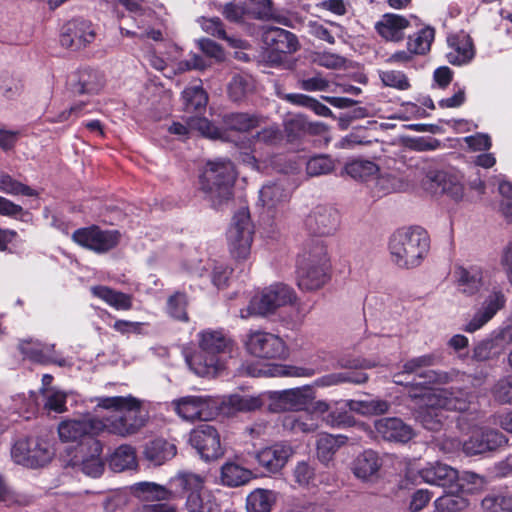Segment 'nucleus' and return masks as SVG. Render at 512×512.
Instances as JSON below:
<instances>
[{
    "mask_svg": "<svg viewBox=\"0 0 512 512\" xmlns=\"http://www.w3.org/2000/svg\"><path fill=\"white\" fill-rule=\"evenodd\" d=\"M97 406L115 411L114 415L103 420L105 430L121 437L136 434L148 421V413L143 409L142 401L132 395L99 397Z\"/></svg>",
    "mask_w": 512,
    "mask_h": 512,
    "instance_id": "f257e3e1",
    "label": "nucleus"
},
{
    "mask_svg": "<svg viewBox=\"0 0 512 512\" xmlns=\"http://www.w3.org/2000/svg\"><path fill=\"white\" fill-rule=\"evenodd\" d=\"M233 342L222 330H205L199 334V351L186 357L190 369L198 376H215L222 368L220 355L229 353Z\"/></svg>",
    "mask_w": 512,
    "mask_h": 512,
    "instance_id": "f03ea898",
    "label": "nucleus"
},
{
    "mask_svg": "<svg viewBox=\"0 0 512 512\" xmlns=\"http://www.w3.org/2000/svg\"><path fill=\"white\" fill-rule=\"evenodd\" d=\"M429 247V236L420 227L398 229L389 240L391 259L400 268L410 269L419 266Z\"/></svg>",
    "mask_w": 512,
    "mask_h": 512,
    "instance_id": "7ed1b4c3",
    "label": "nucleus"
},
{
    "mask_svg": "<svg viewBox=\"0 0 512 512\" xmlns=\"http://www.w3.org/2000/svg\"><path fill=\"white\" fill-rule=\"evenodd\" d=\"M235 180L236 171L230 160L208 161L199 178L200 190L211 205L218 209L231 200Z\"/></svg>",
    "mask_w": 512,
    "mask_h": 512,
    "instance_id": "20e7f679",
    "label": "nucleus"
},
{
    "mask_svg": "<svg viewBox=\"0 0 512 512\" xmlns=\"http://www.w3.org/2000/svg\"><path fill=\"white\" fill-rule=\"evenodd\" d=\"M441 356L436 353H429L409 359L403 365V371L395 375L394 382L403 384L397 378L404 375H414L412 382L408 383V394L411 398H418L429 392L428 385L444 384L449 381L446 372L430 369L441 362Z\"/></svg>",
    "mask_w": 512,
    "mask_h": 512,
    "instance_id": "39448f33",
    "label": "nucleus"
},
{
    "mask_svg": "<svg viewBox=\"0 0 512 512\" xmlns=\"http://www.w3.org/2000/svg\"><path fill=\"white\" fill-rule=\"evenodd\" d=\"M328 268L326 247L322 243H317L298 261V287L306 291L319 289L328 279Z\"/></svg>",
    "mask_w": 512,
    "mask_h": 512,
    "instance_id": "423d86ee",
    "label": "nucleus"
},
{
    "mask_svg": "<svg viewBox=\"0 0 512 512\" xmlns=\"http://www.w3.org/2000/svg\"><path fill=\"white\" fill-rule=\"evenodd\" d=\"M295 299L296 294L291 287L277 283L265 288L261 294L255 295L249 305L240 310V317L247 319L252 316H267L278 308L293 303Z\"/></svg>",
    "mask_w": 512,
    "mask_h": 512,
    "instance_id": "0eeeda50",
    "label": "nucleus"
},
{
    "mask_svg": "<svg viewBox=\"0 0 512 512\" xmlns=\"http://www.w3.org/2000/svg\"><path fill=\"white\" fill-rule=\"evenodd\" d=\"M174 481L186 493L187 512H219L220 508L214 495L205 488L204 478L191 472L179 473Z\"/></svg>",
    "mask_w": 512,
    "mask_h": 512,
    "instance_id": "6e6552de",
    "label": "nucleus"
},
{
    "mask_svg": "<svg viewBox=\"0 0 512 512\" xmlns=\"http://www.w3.org/2000/svg\"><path fill=\"white\" fill-rule=\"evenodd\" d=\"M102 444L96 438H89L86 444L76 446L68 453V459H64L66 467L76 468L84 474L97 478L104 471V463L100 456Z\"/></svg>",
    "mask_w": 512,
    "mask_h": 512,
    "instance_id": "1a4fd4ad",
    "label": "nucleus"
},
{
    "mask_svg": "<svg viewBox=\"0 0 512 512\" xmlns=\"http://www.w3.org/2000/svg\"><path fill=\"white\" fill-rule=\"evenodd\" d=\"M253 234L254 227L249 211L246 209L239 210L235 213L227 232L229 250L235 259L245 260L249 256Z\"/></svg>",
    "mask_w": 512,
    "mask_h": 512,
    "instance_id": "9d476101",
    "label": "nucleus"
},
{
    "mask_svg": "<svg viewBox=\"0 0 512 512\" xmlns=\"http://www.w3.org/2000/svg\"><path fill=\"white\" fill-rule=\"evenodd\" d=\"M244 344L251 355L259 358H284L288 354L285 342L279 336L266 331L250 330Z\"/></svg>",
    "mask_w": 512,
    "mask_h": 512,
    "instance_id": "9b49d317",
    "label": "nucleus"
},
{
    "mask_svg": "<svg viewBox=\"0 0 512 512\" xmlns=\"http://www.w3.org/2000/svg\"><path fill=\"white\" fill-rule=\"evenodd\" d=\"M104 430V421L92 416L68 419L62 421L58 426L60 439L65 442L79 441L77 446L86 444L89 438H95L96 435Z\"/></svg>",
    "mask_w": 512,
    "mask_h": 512,
    "instance_id": "f8f14e48",
    "label": "nucleus"
},
{
    "mask_svg": "<svg viewBox=\"0 0 512 512\" xmlns=\"http://www.w3.org/2000/svg\"><path fill=\"white\" fill-rule=\"evenodd\" d=\"M314 399L315 393L309 385L274 391L270 393L269 408L273 412L304 411Z\"/></svg>",
    "mask_w": 512,
    "mask_h": 512,
    "instance_id": "ddd939ff",
    "label": "nucleus"
},
{
    "mask_svg": "<svg viewBox=\"0 0 512 512\" xmlns=\"http://www.w3.org/2000/svg\"><path fill=\"white\" fill-rule=\"evenodd\" d=\"M176 413L183 419L207 421L217 414L218 402L211 396L189 395L173 401Z\"/></svg>",
    "mask_w": 512,
    "mask_h": 512,
    "instance_id": "4468645a",
    "label": "nucleus"
},
{
    "mask_svg": "<svg viewBox=\"0 0 512 512\" xmlns=\"http://www.w3.org/2000/svg\"><path fill=\"white\" fill-rule=\"evenodd\" d=\"M189 442L205 461L216 460L224 454L218 430L208 423L195 427L190 432Z\"/></svg>",
    "mask_w": 512,
    "mask_h": 512,
    "instance_id": "2eb2a0df",
    "label": "nucleus"
},
{
    "mask_svg": "<svg viewBox=\"0 0 512 512\" xmlns=\"http://www.w3.org/2000/svg\"><path fill=\"white\" fill-rule=\"evenodd\" d=\"M508 439L496 429L480 427L474 429L468 439L462 444V450L467 456L481 455L496 451L505 446Z\"/></svg>",
    "mask_w": 512,
    "mask_h": 512,
    "instance_id": "dca6fc26",
    "label": "nucleus"
},
{
    "mask_svg": "<svg viewBox=\"0 0 512 512\" xmlns=\"http://www.w3.org/2000/svg\"><path fill=\"white\" fill-rule=\"evenodd\" d=\"M77 244L97 253H105L117 246L120 233L117 230H102L98 226L79 228L72 234Z\"/></svg>",
    "mask_w": 512,
    "mask_h": 512,
    "instance_id": "f3484780",
    "label": "nucleus"
},
{
    "mask_svg": "<svg viewBox=\"0 0 512 512\" xmlns=\"http://www.w3.org/2000/svg\"><path fill=\"white\" fill-rule=\"evenodd\" d=\"M491 291L483 301L481 307L474 314L472 319L465 325L464 331L473 333L489 322L499 310L503 309L506 303V296L502 287L497 283L489 285Z\"/></svg>",
    "mask_w": 512,
    "mask_h": 512,
    "instance_id": "a211bd4d",
    "label": "nucleus"
},
{
    "mask_svg": "<svg viewBox=\"0 0 512 512\" xmlns=\"http://www.w3.org/2000/svg\"><path fill=\"white\" fill-rule=\"evenodd\" d=\"M474 395L461 387H449L429 391V402L438 405L445 411H468Z\"/></svg>",
    "mask_w": 512,
    "mask_h": 512,
    "instance_id": "6ab92c4d",
    "label": "nucleus"
},
{
    "mask_svg": "<svg viewBox=\"0 0 512 512\" xmlns=\"http://www.w3.org/2000/svg\"><path fill=\"white\" fill-rule=\"evenodd\" d=\"M96 36L92 23L84 19H73L63 27L60 35V43L70 50H80L94 41Z\"/></svg>",
    "mask_w": 512,
    "mask_h": 512,
    "instance_id": "aec40b11",
    "label": "nucleus"
},
{
    "mask_svg": "<svg viewBox=\"0 0 512 512\" xmlns=\"http://www.w3.org/2000/svg\"><path fill=\"white\" fill-rule=\"evenodd\" d=\"M454 276L458 291L467 296L479 293L492 283L489 273L477 265L459 266L455 269Z\"/></svg>",
    "mask_w": 512,
    "mask_h": 512,
    "instance_id": "412c9836",
    "label": "nucleus"
},
{
    "mask_svg": "<svg viewBox=\"0 0 512 512\" xmlns=\"http://www.w3.org/2000/svg\"><path fill=\"white\" fill-rule=\"evenodd\" d=\"M305 224L312 234L329 236L337 231L340 224V215L333 207L319 205L309 213Z\"/></svg>",
    "mask_w": 512,
    "mask_h": 512,
    "instance_id": "4be33fe9",
    "label": "nucleus"
},
{
    "mask_svg": "<svg viewBox=\"0 0 512 512\" xmlns=\"http://www.w3.org/2000/svg\"><path fill=\"white\" fill-rule=\"evenodd\" d=\"M293 454L294 450L290 444L279 442L258 451L255 459L266 472L275 474L283 469Z\"/></svg>",
    "mask_w": 512,
    "mask_h": 512,
    "instance_id": "5701e85b",
    "label": "nucleus"
},
{
    "mask_svg": "<svg viewBox=\"0 0 512 512\" xmlns=\"http://www.w3.org/2000/svg\"><path fill=\"white\" fill-rule=\"evenodd\" d=\"M426 190L434 195L447 194L454 200L463 197L464 189L458 179L444 171H434L427 174L423 182Z\"/></svg>",
    "mask_w": 512,
    "mask_h": 512,
    "instance_id": "b1692460",
    "label": "nucleus"
},
{
    "mask_svg": "<svg viewBox=\"0 0 512 512\" xmlns=\"http://www.w3.org/2000/svg\"><path fill=\"white\" fill-rule=\"evenodd\" d=\"M374 427L377 437L388 442L407 443L414 436L412 427L397 417L378 419L375 421Z\"/></svg>",
    "mask_w": 512,
    "mask_h": 512,
    "instance_id": "393cba45",
    "label": "nucleus"
},
{
    "mask_svg": "<svg viewBox=\"0 0 512 512\" xmlns=\"http://www.w3.org/2000/svg\"><path fill=\"white\" fill-rule=\"evenodd\" d=\"M198 131L202 136L209 139H222L223 131L213 125L207 118L193 116L187 120L186 125L173 122L169 127L168 131L171 134L177 135L180 138H187L190 131Z\"/></svg>",
    "mask_w": 512,
    "mask_h": 512,
    "instance_id": "a878e982",
    "label": "nucleus"
},
{
    "mask_svg": "<svg viewBox=\"0 0 512 512\" xmlns=\"http://www.w3.org/2000/svg\"><path fill=\"white\" fill-rule=\"evenodd\" d=\"M447 44L446 58L450 64L460 66L469 63L473 59V42L471 37L464 32L449 35Z\"/></svg>",
    "mask_w": 512,
    "mask_h": 512,
    "instance_id": "bb28decb",
    "label": "nucleus"
},
{
    "mask_svg": "<svg viewBox=\"0 0 512 512\" xmlns=\"http://www.w3.org/2000/svg\"><path fill=\"white\" fill-rule=\"evenodd\" d=\"M410 26V19L399 14L386 13L375 24V29L386 41L400 42L405 37V30Z\"/></svg>",
    "mask_w": 512,
    "mask_h": 512,
    "instance_id": "cd10ccee",
    "label": "nucleus"
},
{
    "mask_svg": "<svg viewBox=\"0 0 512 512\" xmlns=\"http://www.w3.org/2000/svg\"><path fill=\"white\" fill-rule=\"evenodd\" d=\"M19 350L27 358L37 363H55L59 366H64L66 362L64 359L58 357L53 344H43L32 339L21 340Z\"/></svg>",
    "mask_w": 512,
    "mask_h": 512,
    "instance_id": "c85d7f7f",
    "label": "nucleus"
},
{
    "mask_svg": "<svg viewBox=\"0 0 512 512\" xmlns=\"http://www.w3.org/2000/svg\"><path fill=\"white\" fill-rule=\"evenodd\" d=\"M263 42L272 51L290 54L298 50L297 37L280 27H269L263 33Z\"/></svg>",
    "mask_w": 512,
    "mask_h": 512,
    "instance_id": "c756f323",
    "label": "nucleus"
},
{
    "mask_svg": "<svg viewBox=\"0 0 512 512\" xmlns=\"http://www.w3.org/2000/svg\"><path fill=\"white\" fill-rule=\"evenodd\" d=\"M419 476L428 484L446 487L456 482L459 473L449 465L436 462L422 468L419 471Z\"/></svg>",
    "mask_w": 512,
    "mask_h": 512,
    "instance_id": "7c9ffc66",
    "label": "nucleus"
},
{
    "mask_svg": "<svg viewBox=\"0 0 512 512\" xmlns=\"http://www.w3.org/2000/svg\"><path fill=\"white\" fill-rule=\"evenodd\" d=\"M71 86L75 94H97L104 86V76L98 70L84 68L77 72Z\"/></svg>",
    "mask_w": 512,
    "mask_h": 512,
    "instance_id": "2f4dec72",
    "label": "nucleus"
},
{
    "mask_svg": "<svg viewBox=\"0 0 512 512\" xmlns=\"http://www.w3.org/2000/svg\"><path fill=\"white\" fill-rule=\"evenodd\" d=\"M290 196V191L282 182L266 184L259 192L260 201L269 212L283 208Z\"/></svg>",
    "mask_w": 512,
    "mask_h": 512,
    "instance_id": "473e14b6",
    "label": "nucleus"
},
{
    "mask_svg": "<svg viewBox=\"0 0 512 512\" xmlns=\"http://www.w3.org/2000/svg\"><path fill=\"white\" fill-rule=\"evenodd\" d=\"M419 398H421L425 403V408H423L418 414V420L421 425L430 431L441 430L447 419L444 409L438 405L430 404L429 392L422 394Z\"/></svg>",
    "mask_w": 512,
    "mask_h": 512,
    "instance_id": "72a5a7b5",
    "label": "nucleus"
},
{
    "mask_svg": "<svg viewBox=\"0 0 512 512\" xmlns=\"http://www.w3.org/2000/svg\"><path fill=\"white\" fill-rule=\"evenodd\" d=\"M176 455V446L165 439L150 441L144 449L145 458L154 465H161Z\"/></svg>",
    "mask_w": 512,
    "mask_h": 512,
    "instance_id": "f704fd0d",
    "label": "nucleus"
},
{
    "mask_svg": "<svg viewBox=\"0 0 512 512\" xmlns=\"http://www.w3.org/2000/svg\"><path fill=\"white\" fill-rule=\"evenodd\" d=\"M92 294L103 300L116 310H130L132 308V296L108 286L98 285L91 288Z\"/></svg>",
    "mask_w": 512,
    "mask_h": 512,
    "instance_id": "c9c22d12",
    "label": "nucleus"
},
{
    "mask_svg": "<svg viewBox=\"0 0 512 512\" xmlns=\"http://www.w3.org/2000/svg\"><path fill=\"white\" fill-rule=\"evenodd\" d=\"M353 400H342L334 402L330 412L323 416V421L331 427H350L354 424V417L351 409V403Z\"/></svg>",
    "mask_w": 512,
    "mask_h": 512,
    "instance_id": "e433bc0d",
    "label": "nucleus"
},
{
    "mask_svg": "<svg viewBox=\"0 0 512 512\" xmlns=\"http://www.w3.org/2000/svg\"><path fill=\"white\" fill-rule=\"evenodd\" d=\"M381 466L380 458L373 450H365L353 462V473L357 478L366 480L375 475Z\"/></svg>",
    "mask_w": 512,
    "mask_h": 512,
    "instance_id": "4c0bfd02",
    "label": "nucleus"
},
{
    "mask_svg": "<svg viewBox=\"0 0 512 512\" xmlns=\"http://www.w3.org/2000/svg\"><path fill=\"white\" fill-rule=\"evenodd\" d=\"M282 426L285 430L294 434H308L315 432L319 427V423L318 420L309 413L302 415L290 414L283 418Z\"/></svg>",
    "mask_w": 512,
    "mask_h": 512,
    "instance_id": "58836bf2",
    "label": "nucleus"
},
{
    "mask_svg": "<svg viewBox=\"0 0 512 512\" xmlns=\"http://www.w3.org/2000/svg\"><path fill=\"white\" fill-rule=\"evenodd\" d=\"M221 482L228 487H239L247 484L252 472L234 462H227L221 467Z\"/></svg>",
    "mask_w": 512,
    "mask_h": 512,
    "instance_id": "ea45409f",
    "label": "nucleus"
},
{
    "mask_svg": "<svg viewBox=\"0 0 512 512\" xmlns=\"http://www.w3.org/2000/svg\"><path fill=\"white\" fill-rule=\"evenodd\" d=\"M368 380V375L362 371H345L324 375L315 380L318 387H329L342 383L363 384Z\"/></svg>",
    "mask_w": 512,
    "mask_h": 512,
    "instance_id": "a19ab883",
    "label": "nucleus"
},
{
    "mask_svg": "<svg viewBox=\"0 0 512 512\" xmlns=\"http://www.w3.org/2000/svg\"><path fill=\"white\" fill-rule=\"evenodd\" d=\"M184 110L187 113L201 114L205 111L208 96L201 85L187 87L182 92Z\"/></svg>",
    "mask_w": 512,
    "mask_h": 512,
    "instance_id": "79ce46f5",
    "label": "nucleus"
},
{
    "mask_svg": "<svg viewBox=\"0 0 512 512\" xmlns=\"http://www.w3.org/2000/svg\"><path fill=\"white\" fill-rule=\"evenodd\" d=\"M435 38V29L429 25L423 26L417 32L409 35L407 47L416 55H425L430 51Z\"/></svg>",
    "mask_w": 512,
    "mask_h": 512,
    "instance_id": "37998d69",
    "label": "nucleus"
},
{
    "mask_svg": "<svg viewBox=\"0 0 512 512\" xmlns=\"http://www.w3.org/2000/svg\"><path fill=\"white\" fill-rule=\"evenodd\" d=\"M275 501L273 491L256 489L247 496L246 509L247 512H270Z\"/></svg>",
    "mask_w": 512,
    "mask_h": 512,
    "instance_id": "c03bdc74",
    "label": "nucleus"
},
{
    "mask_svg": "<svg viewBox=\"0 0 512 512\" xmlns=\"http://www.w3.org/2000/svg\"><path fill=\"white\" fill-rule=\"evenodd\" d=\"M344 171L355 180L368 181L377 175L379 167L372 161L355 159L345 165Z\"/></svg>",
    "mask_w": 512,
    "mask_h": 512,
    "instance_id": "a18cd8bd",
    "label": "nucleus"
},
{
    "mask_svg": "<svg viewBox=\"0 0 512 512\" xmlns=\"http://www.w3.org/2000/svg\"><path fill=\"white\" fill-rule=\"evenodd\" d=\"M501 340L498 337L486 338L474 345L472 360L485 362L497 358L502 353Z\"/></svg>",
    "mask_w": 512,
    "mask_h": 512,
    "instance_id": "49530a36",
    "label": "nucleus"
},
{
    "mask_svg": "<svg viewBox=\"0 0 512 512\" xmlns=\"http://www.w3.org/2000/svg\"><path fill=\"white\" fill-rule=\"evenodd\" d=\"M447 492L434 501L435 512H461L469 506V501L462 494Z\"/></svg>",
    "mask_w": 512,
    "mask_h": 512,
    "instance_id": "de8ad7c7",
    "label": "nucleus"
},
{
    "mask_svg": "<svg viewBox=\"0 0 512 512\" xmlns=\"http://www.w3.org/2000/svg\"><path fill=\"white\" fill-rule=\"evenodd\" d=\"M136 464V452L130 445L119 446L109 460V466L115 472L132 469Z\"/></svg>",
    "mask_w": 512,
    "mask_h": 512,
    "instance_id": "09e8293b",
    "label": "nucleus"
},
{
    "mask_svg": "<svg viewBox=\"0 0 512 512\" xmlns=\"http://www.w3.org/2000/svg\"><path fill=\"white\" fill-rule=\"evenodd\" d=\"M485 512H512V494L507 491H497L487 494L481 501Z\"/></svg>",
    "mask_w": 512,
    "mask_h": 512,
    "instance_id": "8fccbe9b",
    "label": "nucleus"
},
{
    "mask_svg": "<svg viewBox=\"0 0 512 512\" xmlns=\"http://www.w3.org/2000/svg\"><path fill=\"white\" fill-rule=\"evenodd\" d=\"M222 122L230 130L245 132L257 127L259 119L256 115L233 112L224 114Z\"/></svg>",
    "mask_w": 512,
    "mask_h": 512,
    "instance_id": "3c124183",
    "label": "nucleus"
},
{
    "mask_svg": "<svg viewBox=\"0 0 512 512\" xmlns=\"http://www.w3.org/2000/svg\"><path fill=\"white\" fill-rule=\"evenodd\" d=\"M133 490L138 497L146 501L169 500L173 496L171 491L153 482L136 483Z\"/></svg>",
    "mask_w": 512,
    "mask_h": 512,
    "instance_id": "603ef678",
    "label": "nucleus"
},
{
    "mask_svg": "<svg viewBox=\"0 0 512 512\" xmlns=\"http://www.w3.org/2000/svg\"><path fill=\"white\" fill-rule=\"evenodd\" d=\"M53 452L46 442L31 438V448L27 467L38 468L46 465L52 459Z\"/></svg>",
    "mask_w": 512,
    "mask_h": 512,
    "instance_id": "864d4df0",
    "label": "nucleus"
},
{
    "mask_svg": "<svg viewBox=\"0 0 512 512\" xmlns=\"http://www.w3.org/2000/svg\"><path fill=\"white\" fill-rule=\"evenodd\" d=\"M261 372L271 377H312L316 374L313 368L292 365H271Z\"/></svg>",
    "mask_w": 512,
    "mask_h": 512,
    "instance_id": "5fc2aeb1",
    "label": "nucleus"
},
{
    "mask_svg": "<svg viewBox=\"0 0 512 512\" xmlns=\"http://www.w3.org/2000/svg\"><path fill=\"white\" fill-rule=\"evenodd\" d=\"M247 17L257 20H269L274 11L271 0H243Z\"/></svg>",
    "mask_w": 512,
    "mask_h": 512,
    "instance_id": "6e6d98bb",
    "label": "nucleus"
},
{
    "mask_svg": "<svg viewBox=\"0 0 512 512\" xmlns=\"http://www.w3.org/2000/svg\"><path fill=\"white\" fill-rule=\"evenodd\" d=\"M0 191L10 195L38 196V192L31 187L15 180L9 174H0Z\"/></svg>",
    "mask_w": 512,
    "mask_h": 512,
    "instance_id": "4d7b16f0",
    "label": "nucleus"
},
{
    "mask_svg": "<svg viewBox=\"0 0 512 512\" xmlns=\"http://www.w3.org/2000/svg\"><path fill=\"white\" fill-rule=\"evenodd\" d=\"M390 404L381 399L353 400L351 409L362 415L384 414L389 410Z\"/></svg>",
    "mask_w": 512,
    "mask_h": 512,
    "instance_id": "13d9d810",
    "label": "nucleus"
},
{
    "mask_svg": "<svg viewBox=\"0 0 512 512\" xmlns=\"http://www.w3.org/2000/svg\"><path fill=\"white\" fill-rule=\"evenodd\" d=\"M252 80L248 76L235 75L228 85L229 98L234 102L242 101L252 91Z\"/></svg>",
    "mask_w": 512,
    "mask_h": 512,
    "instance_id": "bf43d9fd",
    "label": "nucleus"
},
{
    "mask_svg": "<svg viewBox=\"0 0 512 512\" xmlns=\"http://www.w3.org/2000/svg\"><path fill=\"white\" fill-rule=\"evenodd\" d=\"M44 408L55 413L66 411V394L57 388H41Z\"/></svg>",
    "mask_w": 512,
    "mask_h": 512,
    "instance_id": "052dcab7",
    "label": "nucleus"
},
{
    "mask_svg": "<svg viewBox=\"0 0 512 512\" xmlns=\"http://www.w3.org/2000/svg\"><path fill=\"white\" fill-rule=\"evenodd\" d=\"M339 448L338 439L330 434L319 437L316 444L317 457L323 464H328Z\"/></svg>",
    "mask_w": 512,
    "mask_h": 512,
    "instance_id": "680f3d73",
    "label": "nucleus"
},
{
    "mask_svg": "<svg viewBox=\"0 0 512 512\" xmlns=\"http://www.w3.org/2000/svg\"><path fill=\"white\" fill-rule=\"evenodd\" d=\"M334 169V162L328 155L311 157L306 165V171L310 176H320L330 173Z\"/></svg>",
    "mask_w": 512,
    "mask_h": 512,
    "instance_id": "e2e57ef3",
    "label": "nucleus"
},
{
    "mask_svg": "<svg viewBox=\"0 0 512 512\" xmlns=\"http://www.w3.org/2000/svg\"><path fill=\"white\" fill-rule=\"evenodd\" d=\"M493 398L501 404H512V375L500 378L492 388Z\"/></svg>",
    "mask_w": 512,
    "mask_h": 512,
    "instance_id": "0e129e2a",
    "label": "nucleus"
},
{
    "mask_svg": "<svg viewBox=\"0 0 512 512\" xmlns=\"http://www.w3.org/2000/svg\"><path fill=\"white\" fill-rule=\"evenodd\" d=\"M187 297L183 293H175L170 296L167 302L168 313L175 319L180 321H188L186 312Z\"/></svg>",
    "mask_w": 512,
    "mask_h": 512,
    "instance_id": "69168bd1",
    "label": "nucleus"
},
{
    "mask_svg": "<svg viewBox=\"0 0 512 512\" xmlns=\"http://www.w3.org/2000/svg\"><path fill=\"white\" fill-rule=\"evenodd\" d=\"M380 79L385 86L398 90H407L410 83L407 76L401 71L389 70L380 73Z\"/></svg>",
    "mask_w": 512,
    "mask_h": 512,
    "instance_id": "338daca9",
    "label": "nucleus"
},
{
    "mask_svg": "<svg viewBox=\"0 0 512 512\" xmlns=\"http://www.w3.org/2000/svg\"><path fill=\"white\" fill-rule=\"evenodd\" d=\"M306 119V116L297 114L285 121L284 130L290 141L306 133Z\"/></svg>",
    "mask_w": 512,
    "mask_h": 512,
    "instance_id": "774afa93",
    "label": "nucleus"
}]
</instances>
